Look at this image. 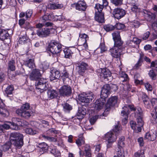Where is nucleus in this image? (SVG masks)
Segmentation results:
<instances>
[{"mask_svg": "<svg viewBox=\"0 0 157 157\" xmlns=\"http://www.w3.org/2000/svg\"><path fill=\"white\" fill-rule=\"evenodd\" d=\"M156 134L157 133L155 131L153 132H148L146 133L144 138L150 141H153L156 138Z\"/></svg>", "mask_w": 157, "mask_h": 157, "instance_id": "obj_21", "label": "nucleus"}, {"mask_svg": "<svg viewBox=\"0 0 157 157\" xmlns=\"http://www.w3.org/2000/svg\"><path fill=\"white\" fill-rule=\"evenodd\" d=\"M12 143L11 141L8 142L3 145L2 147L3 151H6L8 150L10 147Z\"/></svg>", "mask_w": 157, "mask_h": 157, "instance_id": "obj_46", "label": "nucleus"}, {"mask_svg": "<svg viewBox=\"0 0 157 157\" xmlns=\"http://www.w3.org/2000/svg\"><path fill=\"white\" fill-rule=\"evenodd\" d=\"M120 78L122 82L126 81L128 79V75L124 72H122L121 74L120 73Z\"/></svg>", "mask_w": 157, "mask_h": 157, "instance_id": "obj_40", "label": "nucleus"}, {"mask_svg": "<svg viewBox=\"0 0 157 157\" xmlns=\"http://www.w3.org/2000/svg\"><path fill=\"white\" fill-rule=\"evenodd\" d=\"M24 64L29 68L32 69L34 66V60L32 59H29L24 61Z\"/></svg>", "mask_w": 157, "mask_h": 157, "instance_id": "obj_31", "label": "nucleus"}, {"mask_svg": "<svg viewBox=\"0 0 157 157\" xmlns=\"http://www.w3.org/2000/svg\"><path fill=\"white\" fill-rule=\"evenodd\" d=\"M47 94L48 98L50 99L57 98L58 93L56 90L51 89L48 90Z\"/></svg>", "mask_w": 157, "mask_h": 157, "instance_id": "obj_24", "label": "nucleus"}, {"mask_svg": "<svg viewBox=\"0 0 157 157\" xmlns=\"http://www.w3.org/2000/svg\"><path fill=\"white\" fill-rule=\"evenodd\" d=\"M0 39L2 41L7 40L8 41L7 44H9L10 42V36L7 30L0 29Z\"/></svg>", "mask_w": 157, "mask_h": 157, "instance_id": "obj_15", "label": "nucleus"}, {"mask_svg": "<svg viewBox=\"0 0 157 157\" xmlns=\"http://www.w3.org/2000/svg\"><path fill=\"white\" fill-rule=\"evenodd\" d=\"M99 2L100 3H101L104 7H106L109 4L108 0H100Z\"/></svg>", "mask_w": 157, "mask_h": 157, "instance_id": "obj_61", "label": "nucleus"}, {"mask_svg": "<svg viewBox=\"0 0 157 157\" xmlns=\"http://www.w3.org/2000/svg\"><path fill=\"white\" fill-rule=\"evenodd\" d=\"M150 35V33L149 32H147L144 33V35L142 36L141 38L143 40H146L149 37Z\"/></svg>", "mask_w": 157, "mask_h": 157, "instance_id": "obj_57", "label": "nucleus"}, {"mask_svg": "<svg viewBox=\"0 0 157 157\" xmlns=\"http://www.w3.org/2000/svg\"><path fill=\"white\" fill-rule=\"evenodd\" d=\"M106 101V98H103L100 97V98L97 100L94 103L95 108L98 110L102 109Z\"/></svg>", "mask_w": 157, "mask_h": 157, "instance_id": "obj_16", "label": "nucleus"}, {"mask_svg": "<svg viewBox=\"0 0 157 157\" xmlns=\"http://www.w3.org/2000/svg\"><path fill=\"white\" fill-rule=\"evenodd\" d=\"M59 91L60 95L63 97L70 96L72 94L71 88L68 85L63 86Z\"/></svg>", "mask_w": 157, "mask_h": 157, "instance_id": "obj_8", "label": "nucleus"}, {"mask_svg": "<svg viewBox=\"0 0 157 157\" xmlns=\"http://www.w3.org/2000/svg\"><path fill=\"white\" fill-rule=\"evenodd\" d=\"M28 37L26 36V32L25 31L22 32L20 36L19 42V44H24L27 42Z\"/></svg>", "mask_w": 157, "mask_h": 157, "instance_id": "obj_23", "label": "nucleus"}, {"mask_svg": "<svg viewBox=\"0 0 157 157\" xmlns=\"http://www.w3.org/2000/svg\"><path fill=\"white\" fill-rule=\"evenodd\" d=\"M87 7V6L85 1H79V11H85Z\"/></svg>", "mask_w": 157, "mask_h": 157, "instance_id": "obj_38", "label": "nucleus"}, {"mask_svg": "<svg viewBox=\"0 0 157 157\" xmlns=\"http://www.w3.org/2000/svg\"><path fill=\"white\" fill-rule=\"evenodd\" d=\"M104 13H95V19L99 23L104 22Z\"/></svg>", "mask_w": 157, "mask_h": 157, "instance_id": "obj_22", "label": "nucleus"}, {"mask_svg": "<svg viewBox=\"0 0 157 157\" xmlns=\"http://www.w3.org/2000/svg\"><path fill=\"white\" fill-rule=\"evenodd\" d=\"M155 112L154 113H151V120L153 123L157 124V107L155 109Z\"/></svg>", "mask_w": 157, "mask_h": 157, "instance_id": "obj_35", "label": "nucleus"}, {"mask_svg": "<svg viewBox=\"0 0 157 157\" xmlns=\"http://www.w3.org/2000/svg\"><path fill=\"white\" fill-rule=\"evenodd\" d=\"M63 5L62 4H57V3H53V4H49L48 5V8H50L51 9H60L63 7Z\"/></svg>", "mask_w": 157, "mask_h": 157, "instance_id": "obj_33", "label": "nucleus"}, {"mask_svg": "<svg viewBox=\"0 0 157 157\" xmlns=\"http://www.w3.org/2000/svg\"><path fill=\"white\" fill-rule=\"evenodd\" d=\"M7 66L8 70L12 71H14L15 69V61L13 59L9 61Z\"/></svg>", "mask_w": 157, "mask_h": 157, "instance_id": "obj_32", "label": "nucleus"}, {"mask_svg": "<svg viewBox=\"0 0 157 157\" xmlns=\"http://www.w3.org/2000/svg\"><path fill=\"white\" fill-rule=\"evenodd\" d=\"M140 24V22L137 21L135 20L132 22V25L136 28H138Z\"/></svg>", "mask_w": 157, "mask_h": 157, "instance_id": "obj_64", "label": "nucleus"}, {"mask_svg": "<svg viewBox=\"0 0 157 157\" xmlns=\"http://www.w3.org/2000/svg\"><path fill=\"white\" fill-rule=\"evenodd\" d=\"M148 75L152 80L156 79L157 75V70L155 69H152L149 71Z\"/></svg>", "mask_w": 157, "mask_h": 157, "instance_id": "obj_34", "label": "nucleus"}, {"mask_svg": "<svg viewBox=\"0 0 157 157\" xmlns=\"http://www.w3.org/2000/svg\"><path fill=\"white\" fill-rule=\"evenodd\" d=\"M50 14L48 13L45 14L42 17L41 21L43 22H44L45 21H48L50 20Z\"/></svg>", "mask_w": 157, "mask_h": 157, "instance_id": "obj_51", "label": "nucleus"}, {"mask_svg": "<svg viewBox=\"0 0 157 157\" xmlns=\"http://www.w3.org/2000/svg\"><path fill=\"white\" fill-rule=\"evenodd\" d=\"M94 94L92 92L88 93H83L79 94V101L82 102L90 103L94 98Z\"/></svg>", "mask_w": 157, "mask_h": 157, "instance_id": "obj_5", "label": "nucleus"}, {"mask_svg": "<svg viewBox=\"0 0 157 157\" xmlns=\"http://www.w3.org/2000/svg\"><path fill=\"white\" fill-rule=\"evenodd\" d=\"M16 113L22 118L28 119L31 116L33 112L30 109L29 104L25 103L23 104L20 108L16 110Z\"/></svg>", "mask_w": 157, "mask_h": 157, "instance_id": "obj_1", "label": "nucleus"}, {"mask_svg": "<svg viewBox=\"0 0 157 157\" xmlns=\"http://www.w3.org/2000/svg\"><path fill=\"white\" fill-rule=\"evenodd\" d=\"M79 75L84 76L87 65L86 63L82 62L79 63Z\"/></svg>", "mask_w": 157, "mask_h": 157, "instance_id": "obj_26", "label": "nucleus"}, {"mask_svg": "<svg viewBox=\"0 0 157 157\" xmlns=\"http://www.w3.org/2000/svg\"><path fill=\"white\" fill-rule=\"evenodd\" d=\"M124 136H121L119 138L118 142V145L119 149H121V148L124 146Z\"/></svg>", "mask_w": 157, "mask_h": 157, "instance_id": "obj_39", "label": "nucleus"}, {"mask_svg": "<svg viewBox=\"0 0 157 157\" xmlns=\"http://www.w3.org/2000/svg\"><path fill=\"white\" fill-rule=\"evenodd\" d=\"M64 111L65 112H69L72 109V107L67 103H65L62 104Z\"/></svg>", "mask_w": 157, "mask_h": 157, "instance_id": "obj_37", "label": "nucleus"}, {"mask_svg": "<svg viewBox=\"0 0 157 157\" xmlns=\"http://www.w3.org/2000/svg\"><path fill=\"white\" fill-rule=\"evenodd\" d=\"M62 45L54 40L52 41L49 44L48 50L53 54H57L62 51Z\"/></svg>", "mask_w": 157, "mask_h": 157, "instance_id": "obj_3", "label": "nucleus"}, {"mask_svg": "<svg viewBox=\"0 0 157 157\" xmlns=\"http://www.w3.org/2000/svg\"><path fill=\"white\" fill-rule=\"evenodd\" d=\"M0 114L4 117H7L9 115V112L4 107H0Z\"/></svg>", "mask_w": 157, "mask_h": 157, "instance_id": "obj_42", "label": "nucleus"}, {"mask_svg": "<svg viewBox=\"0 0 157 157\" xmlns=\"http://www.w3.org/2000/svg\"><path fill=\"white\" fill-rule=\"evenodd\" d=\"M41 74L40 71L37 69L33 70L29 76L30 79L31 80H35L36 81L40 78Z\"/></svg>", "mask_w": 157, "mask_h": 157, "instance_id": "obj_18", "label": "nucleus"}, {"mask_svg": "<svg viewBox=\"0 0 157 157\" xmlns=\"http://www.w3.org/2000/svg\"><path fill=\"white\" fill-rule=\"evenodd\" d=\"M14 88L13 86L9 85L6 88L5 90V92L7 96H8L9 94H11Z\"/></svg>", "mask_w": 157, "mask_h": 157, "instance_id": "obj_41", "label": "nucleus"}, {"mask_svg": "<svg viewBox=\"0 0 157 157\" xmlns=\"http://www.w3.org/2000/svg\"><path fill=\"white\" fill-rule=\"evenodd\" d=\"M25 132L27 134L34 135L36 134L37 132L33 130L32 128H28L25 129Z\"/></svg>", "mask_w": 157, "mask_h": 157, "instance_id": "obj_47", "label": "nucleus"}, {"mask_svg": "<svg viewBox=\"0 0 157 157\" xmlns=\"http://www.w3.org/2000/svg\"><path fill=\"white\" fill-rule=\"evenodd\" d=\"M111 87L109 84H105L102 87L100 97L103 98H106L111 93Z\"/></svg>", "mask_w": 157, "mask_h": 157, "instance_id": "obj_12", "label": "nucleus"}, {"mask_svg": "<svg viewBox=\"0 0 157 157\" xmlns=\"http://www.w3.org/2000/svg\"><path fill=\"white\" fill-rule=\"evenodd\" d=\"M130 125L132 128L133 130L136 129L138 124L134 121H131L130 122Z\"/></svg>", "mask_w": 157, "mask_h": 157, "instance_id": "obj_60", "label": "nucleus"}, {"mask_svg": "<svg viewBox=\"0 0 157 157\" xmlns=\"http://www.w3.org/2000/svg\"><path fill=\"white\" fill-rule=\"evenodd\" d=\"M42 137L49 141L56 142L57 141L55 137L48 136L44 135H42Z\"/></svg>", "mask_w": 157, "mask_h": 157, "instance_id": "obj_48", "label": "nucleus"}, {"mask_svg": "<svg viewBox=\"0 0 157 157\" xmlns=\"http://www.w3.org/2000/svg\"><path fill=\"white\" fill-rule=\"evenodd\" d=\"M10 126V124L7 123H4L0 125V135H2L6 130L9 129Z\"/></svg>", "mask_w": 157, "mask_h": 157, "instance_id": "obj_30", "label": "nucleus"}, {"mask_svg": "<svg viewBox=\"0 0 157 157\" xmlns=\"http://www.w3.org/2000/svg\"><path fill=\"white\" fill-rule=\"evenodd\" d=\"M98 118V116H95L92 117L90 119V122L91 125H93L94 124L95 122L97 119Z\"/></svg>", "mask_w": 157, "mask_h": 157, "instance_id": "obj_55", "label": "nucleus"}, {"mask_svg": "<svg viewBox=\"0 0 157 157\" xmlns=\"http://www.w3.org/2000/svg\"><path fill=\"white\" fill-rule=\"evenodd\" d=\"M103 29L107 32H109L114 29V27L112 25H104Z\"/></svg>", "mask_w": 157, "mask_h": 157, "instance_id": "obj_44", "label": "nucleus"}, {"mask_svg": "<svg viewBox=\"0 0 157 157\" xmlns=\"http://www.w3.org/2000/svg\"><path fill=\"white\" fill-rule=\"evenodd\" d=\"M26 18L27 19L28 18H30L31 16L33 14V11L32 10H27L26 13Z\"/></svg>", "mask_w": 157, "mask_h": 157, "instance_id": "obj_59", "label": "nucleus"}, {"mask_svg": "<svg viewBox=\"0 0 157 157\" xmlns=\"http://www.w3.org/2000/svg\"><path fill=\"white\" fill-rule=\"evenodd\" d=\"M12 121V123H10V128L15 130H17L19 129V126H23L24 125V124L21 121V119L19 118H13Z\"/></svg>", "mask_w": 157, "mask_h": 157, "instance_id": "obj_11", "label": "nucleus"}, {"mask_svg": "<svg viewBox=\"0 0 157 157\" xmlns=\"http://www.w3.org/2000/svg\"><path fill=\"white\" fill-rule=\"evenodd\" d=\"M60 75L59 71L57 69H53L51 70L49 77L51 81H57L60 76Z\"/></svg>", "mask_w": 157, "mask_h": 157, "instance_id": "obj_14", "label": "nucleus"}, {"mask_svg": "<svg viewBox=\"0 0 157 157\" xmlns=\"http://www.w3.org/2000/svg\"><path fill=\"white\" fill-rule=\"evenodd\" d=\"M142 99L144 102L145 101H149V98L148 96L144 93H143L142 96Z\"/></svg>", "mask_w": 157, "mask_h": 157, "instance_id": "obj_62", "label": "nucleus"}, {"mask_svg": "<svg viewBox=\"0 0 157 157\" xmlns=\"http://www.w3.org/2000/svg\"><path fill=\"white\" fill-rule=\"evenodd\" d=\"M63 52L64 53L65 57L66 58H69L71 56V50L67 48H66L63 50Z\"/></svg>", "mask_w": 157, "mask_h": 157, "instance_id": "obj_53", "label": "nucleus"}, {"mask_svg": "<svg viewBox=\"0 0 157 157\" xmlns=\"http://www.w3.org/2000/svg\"><path fill=\"white\" fill-rule=\"evenodd\" d=\"M142 58L140 56L137 63L135 65L134 67V69H137L141 65V63L142 62Z\"/></svg>", "mask_w": 157, "mask_h": 157, "instance_id": "obj_50", "label": "nucleus"}, {"mask_svg": "<svg viewBox=\"0 0 157 157\" xmlns=\"http://www.w3.org/2000/svg\"><path fill=\"white\" fill-rule=\"evenodd\" d=\"M117 99L118 98L116 96H112L109 99L105 105L106 108L102 114L103 116H105V113L109 111L110 110V108L113 106L117 104Z\"/></svg>", "mask_w": 157, "mask_h": 157, "instance_id": "obj_6", "label": "nucleus"}, {"mask_svg": "<svg viewBox=\"0 0 157 157\" xmlns=\"http://www.w3.org/2000/svg\"><path fill=\"white\" fill-rule=\"evenodd\" d=\"M85 152L80 149V154L81 155H85V157H91V154L90 151V146L86 145L84 146Z\"/></svg>", "mask_w": 157, "mask_h": 157, "instance_id": "obj_20", "label": "nucleus"}, {"mask_svg": "<svg viewBox=\"0 0 157 157\" xmlns=\"http://www.w3.org/2000/svg\"><path fill=\"white\" fill-rule=\"evenodd\" d=\"M138 117L137 118L138 125L139 126H143L144 124V122L142 119V116Z\"/></svg>", "mask_w": 157, "mask_h": 157, "instance_id": "obj_52", "label": "nucleus"}, {"mask_svg": "<svg viewBox=\"0 0 157 157\" xmlns=\"http://www.w3.org/2000/svg\"><path fill=\"white\" fill-rule=\"evenodd\" d=\"M114 26V29H116L117 30L124 29L125 27L124 24L120 23H117Z\"/></svg>", "mask_w": 157, "mask_h": 157, "instance_id": "obj_45", "label": "nucleus"}, {"mask_svg": "<svg viewBox=\"0 0 157 157\" xmlns=\"http://www.w3.org/2000/svg\"><path fill=\"white\" fill-rule=\"evenodd\" d=\"M124 107H126L127 108L128 110V108H129L131 111H135L136 110L137 108L134 107V105H127L125 106H124Z\"/></svg>", "mask_w": 157, "mask_h": 157, "instance_id": "obj_58", "label": "nucleus"}, {"mask_svg": "<svg viewBox=\"0 0 157 157\" xmlns=\"http://www.w3.org/2000/svg\"><path fill=\"white\" fill-rule=\"evenodd\" d=\"M99 48L101 49V52L102 53L107 50V48L104 44H101Z\"/></svg>", "mask_w": 157, "mask_h": 157, "instance_id": "obj_63", "label": "nucleus"}, {"mask_svg": "<svg viewBox=\"0 0 157 157\" xmlns=\"http://www.w3.org/2000/svg\"><path fill=\"white\" fill-rule=\"evenodd\" d=\"M23 136L18 132H14L10 135V141L18 148H20L23 144Z\"/></svg>", "mask_w": 157, "mask_h": 157, "instance_id": "obj_2", "label": "nucleus"}, {"mask_svg": "<svg viewBox=\"0 0 157 157\" xmlns=\"http://www.w3.org/2000/svg\"><path fill=\"white\" fill-rule=\"evenodd\" d=\"M145 18L149 21L152 22L154 20L155 16L154 14L150 12L146 11L144 13Z\"/></svg>", "mask_w": 157, "mask_h": 157, "instance_id": "obj_25", "label": "nucleus"}, {"mask_svg": "<svg viewBox=\"0 0 157 157\" xmlns=\"http://www.w3.org/2000/svg\"><path fill=\"white\" fill-rule=\"evenodd\" d=\"M41 67L43 70H46L49 67V64L46 62H44L41 64Z\"/></svg>", "mask_w": 157, "mask_h": 157, "instance_id": "obj_56", "label": "nucleus"}, {"mask_svg": "<svg viewBox=\"0 0 157 157\" xmlns=\"http://www.w3.org/2000/svg\"><path fill=\"white\" fill-rule=\"evenodd\" d=\"M113 39L114 40L121 39L119 32L115 31L112 34Z\"/></svg>", "mask_w": 157, "mask_h": 157, "instance_id": "obj_43", "label": "nucleus"}, {"mask_svg": "<svg viewBox=\"0 0 157 157\" xmlns=\"http://www.w3.org/2000/svg\"><path fill=\"white\" fill-rule=\"evenodd\" d=\"M123 0H110L111 2L116 6H119L122 4Z\"/></svg>", "mask_w": 157, "mask_h": 157, "instance_id": "obj_49", "label": "nucleus"}, {"mask_svg": "<svg viewBox=\"0 0 157 157\" xmlns=\"http://www.w3.org/2000/svg\"><path fill=\"white\" fill-rule=\"evenodd\" d=\"M135 113L136 115H137V117H140L142 116L143 114V111L140 107H138L136 108V110Z\"/></svg>", "mask_w": 157, "mask_h": 157, "instance_id": "obj_54", "label": "nucleus"}, {"mask_svg": "<svg viewBox=\"0 0 157 157\" xmlns=\"http://www.w3.org/2000/svg\"><path fill=\"white\" fill-rule=\"evenodd\" d=\"M79 106V120L82 119L86 113V108L83 106Z\"/></svg>", "mask_w": 157, "mask_h": 157, "instance_id": "obj_29", "label": "nucleus"}, {"mask_svg": "<svg viewBox=\"0 0 157 157\" xmlns=\"http://www.w3.org/2000/svg\"><path fill=\"white\" fill-rule=\"evenodd\" d=\"M125 14L126 11L124 10L118 8L115 9L113 12L114 17L118 19H120Z\"/></svg>", "mask_w": 157, "mask_h": 157, "instance_id": "obj_13", "label": "nucleus"}, {"mask_svg": "<svg viewBox=\"0 0 157 157\" xmlns=\"http://www.w3.org/2000/svg\"><path fill=\"white\" fill-rule=\"evenodd\" d=\"M35 86L36 89L39 90V91L42 92L46 90L49 86L46 79L40 78L36 81Z\"/></svg>", "mask_w": 157, "mask_h": 157, "instance_id": "obj_4", "label": "nucleus"}, {"mask_svg": "<svg viewBox=\"0 0 157 157\" xmlns=\"http://www.w3.org/2000/svg\"><path fill=\"white\" fill-rule=\"evenodd\" d=\"M111 73L108 69H103L100 74V78L102 81L111 82L112 80Z\"/></svg>", "mask_w": 157, "mask_h": 157, "instance_id": "obj_7", "label": "nucleus"}, {"mask_svg": "<svg viewBox=\"0 0 157 157\" xmlns=\"http://www.w3.org/2000/svg\"><path fill=\"white\" fill-rule=\"evenodd\" d=\"M123 50L120 48H117L113 47L110 50V52L111 55L114 58H120L121 54L122 51Z\"/></svg>", "mask_w": 157, "mask_h": 157, "instance_id": "obj_17", "label": "nucleus"}, {"mask_svg": "<svg viewBox=\"0 0 157 157\" xmlns=\"http://www.w3.org/2000/svg\"><path fill=\"white\" fill-rule=\"evenodd\" d=\"M39 147V150L41 152H43V153L46 152L48 150V146L45 143H40L38 145Z\"/></svg>", "mask_w": 157, "mask_h": 157, "instance_id": "obj_28", "label": "nucleus"}, {"mask_svg": "<svg viewBox=\"0 0 157 157\" xmlns=\"http://www.w3.org/2000/svg\"><path fill=\"white\" fill-rule=\"evenodd\" d=\"M105 137L107 148L111 147L113 143L116 141L117 139L116 136L112 132H109L106 133L105 135Z\"/></svg>", "mask_w": 157, "mask_h": 157, "instance_id": "obj_9", "label": "nucleus"}, {"mask_svg": "<svg viewBox=\"0 0 157 157\" xmlns=\"http://www.w3.org/2000/svg\"><path fill=\"white\" fill-rule=\"evenodd\" d=\"M53 29L52 28H43L37 30L36 33L40 37H45L48 36Z\"/></svg>", "mask_w": 157, "mask_h": 157, "instance_id": "obj_10", "label": "nucleus"}, {"mask_svg": "<svg viewBox=\"0 0 157 157\" xmlns=\"http://www.w3.org/2000/svg\"><path fill=\"white\" fill-rule=\"evenodd\" d=\"M123 110L121 113L122 117V123L123 124H125L127 123L128 115V114L127 108L126 107H123L122 108Z\"/></svg>", "mask_w": 157, "mask_h": 157, "instance_id": "obj_19", "label": "nucleus"}, {"mask_svg": "<svg viewBox=\"0 0 157 157\" xmlns=\"http://www.w3.org/2000/svg\"><path fill=\"white\" fill-rule=\"evenodd\" d=\"M114 46L113 47L123 50L124 49V47L123 46V42L122 41L121 39L114 40Z\"/></svg>", "mask_w": 157, "mask_h": 157, "instance_id": "obj_27", "label": "nucleus"}, {"mask_svg": "<svg viewBox=\"0 0 157 157\" xmlns=\"http://www.w3.org/2000/svg\"><path fill=\"white\" fill-rule=\"evenodd\" d=\"M104 7L101 3H97L95 6V13H103L102 10Z\"/></svg>", "mask_w": 157, "mask_h": 157, "instance_id": "obj_36", "label": "nucleus"}]
</instances>
